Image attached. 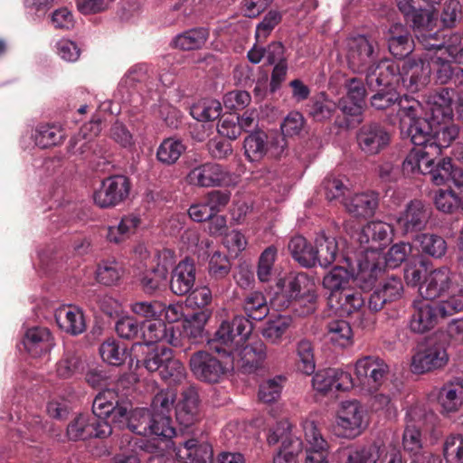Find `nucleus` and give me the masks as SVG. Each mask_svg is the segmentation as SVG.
<instances>
[{"mask_svg": "<svg viewBox=\"0 0 463 463\" xmlns=\"http://www.w3.org/2000/svg\"><path fill=\"white\" fill-rule=\"evenodd\" d=\"M316 265L328 268L335 260L338 252V243L335 237L328 236L325 232L317 234L315 240Z\"/></svg>", "mask_w": 463, "mask_h": 463, "instance_id": "38", "label": "nucleus"}, {"mask_svg": "<svg viewBox=\"0 0 463 463\" xmlns=\"http://www.w3.org/2000/svg\"><path fill=\"white\" fill-rule=\"evenodd\" d=\"M388 373V364L379 356H364L355 363V373L359 382L367 385L370 390H378Z\"/></svg>", "mask_w": 463, "mask_h": 463, "instance_id": "18", "label": "nucleus"}, {"mask_svg": "<svg viewBox=\"0 0 463 463\" xmlns=\"http://www.w3.org/2000/svg\"><path fill=\"white\" fill-rule=\"evenodd\" d=\"M379 203V194L374 191L355 194L347 208L348 211L358 217H370L373 215Z\"/></svg>", "mask_w": 463, "mask_h": 463, "instance_id": "48", "label": "nucleus"}, {"mask_svg": "<svg viewBox=\"0 0 463 463\" xmlns=\"http://www.w3.org/2000/svg\"><path fill=\"white\" fill-rule=\"evenodd\" d=\"M337 109L344 115L343 118L337 117L335 124L342 128H352L363 121V112L365 104L355 101L354 99H348L341 98L336 103Z\"/></svg>", "mask_w": 463, "mask_h": 463, "instance_id": "41", "label": "nucleus"}, {"mask_svg": "<svg viewBox=\"0 0 463 463\" xmlns=\"http://www.w3.org/2000/svg\"><path fill=\"white\" fill-rule=\"evenodd\" d=\"M198 404L199 396L194 386L183 391L182 400L175 406V418L181 426L188 428L196 421Z\"/></svg>", "mask_w": 463, "mask_h": 463, "instance_id": "32", "label": "nucleus"}, {"mask_svg": "<svg viewBox=\"0 0 463 463\" xmlns=\"http://www.w3.org/2000/svg\"><path fill=\"white\" fill-rule=\"evenodd\" d=\"M185 150L186 146L181 140L167 137L157 147L156 157L161 164L170 166L178 161Z\"/></svg>", "mask_w": 463, "mask_h": 463, "instance_id": "50", "label": "nucleus"}, {"mask_svg": "<svg viewBox=\"0 0 463 463\" xmlns=\"http://www.w3.org/2000/svg\"><path fill=\"white\" fill-rule=\"evenodd\" d=\"M55 321L64 332L78 335L86 329L84 316L76 307H61L55 311Z\"/></svg>", "mask_w": 463, "mask_h": 463, "instance_id": "34", "label": "nucleus"}, {"mask_svg": "<svg viewBox=\"0 0 463 463\" xmlns=\"http://www.w3.org/2000/svg\"><path fill=\"white\" fill-rule=\"evenodd\" d=\"M434 120L433 141L427 146L429 153L436 157L442 154V150L448 148L459 135V127L448 119L439 118Z\"/></svg>", "mask_w": 463, "mask_h": 463, "instance_id": "29", "label": "nucleus"}, {"mask_svg": "<svg viewBox=\"0 0 463 463\" xmlns=\"http://www.w3.org/2000/svg\"><path fill=\"white\" fill-rule=\"evenodd\" d=\"M100 131V122L90 121L84 124L79 132L71 137L68 152L71 155H79L87 157L93 148L92 138Z\"/></svg>", "mask_w": 463, "mask_h": 463, "instance_id": "31", "label": "nucleus"}, {"mask_svg": "<svg viewBox=\"0 0 463 463\" xmlns=\"http://www.w3.org/2000/svg\"><path fill=\"white\" fill-rule=\"evenodd\" d=\"M434 120L430 118H418L408 122L406 134L410 137L411 143L418 148H426L433 141Z\"/></svg>", "mask_w": 463, "mask_h": 463, "instance_id": "39", "label": "nucleus"}, {"mask_svg": "<svg viewBox=\"0 0 463 463\" xmlns=\"http://www.w3.org/2000/svg\"><path fill=\"white\" fill-rule=\"evenodd\" d=\"M232 262L229 257L219 250L209 255L206 282L216 292H224L230 286Z\"/></svg>", "mask_w": 463, "mask_h": 463, "instance_id": "22", "label": "nucleus"}, {"mask_svg": "<svg viewBox=\"0 0 463 463\" xmlns=\"http://www.w3.org/2000/svg\"><path fill=\"white\" fill-rule=\"evenodd\" d=\"M295 352L298 370L306 375L313 374L316 370L313 343L307 338H302L296 343Z\"/></svg>", "mask_w": 463, "mask_h": 463, "instance_id": "55", "label": "nucleus"}, {"mask_svg": "<svg viewBox=\"0 0 463 463\" xmlns=\"http://www.w3.org/2000/svg\"><path fill=\"white\" fill-rule=\"evenodd\" d=\"M431 216V208L421 200H411L397 218V226L402 234L423 230Z\"/></svg>", "mask_w": 463, "mask_h": 463, "instance_id": "17", "label": "nucleus"}, {"mask_svg": "<svg viewBox=\"0 0 463 463\" xmlns=\"http://www.w3.org/2000/svg\"><path fill=\"white\" fill-rule=\"evenodd\" d=\"M326 338L334 345L346 347L352 344L353 331L350 324L343 319L331 320L326 324Z\"/></svg>", "mask_w": 463, "mask_h": 463, "instance_id": "54", "label": "nucleus"}, {"mask_svg": "<svg viewBox=\"0 0 463 463\" xmlns=\"http://www.w3.org/2000/svg\"><path fill=\"white\" fill-rule=\"evenodd\" d=\"M144 366L149 372H158L160 377L169 384L180 383L185 378L184 364L173 357L169 348L149 352L144 357L137 356L136 367Z\"/></svg>", "mask_w": 463, "mask_h": 463, "instance_id": "7", "label": "nucleus"}, {"mask_svg": "<svg viewBox=\"0 0 463 463\" xmlns=\"http://www.w3.org/2000/svg\"><path fill=\"white\" fill-rule=\"evenodd\" d=\"M292 258L302 267L312 268L316 266L315 247H313L301 235L294 236L288 244Z\"/></svg>", "mask_w": 463, "mask_h": 463, "instance_id": "46", "label": "nucleus"}, {"mask_svg": "<svg viewBox=\"0 0 463 463\" xmlns=\"http://www.w3.org/2000/svg\"><path fill=\"white\" fill-rule=\"evenodd\" d=\"M438 402L442 413L458 411L463 404V387L454 383H445L439 391Z\"/></svg>", "mask_w": 463, "mask_h": 463, "instance_id": "45", "label": "nucleus"}, {"mask_svg": "<svg viewBox=\"0 0 463 463\" xmlns=\"http://www.w3.org/2000/svg\"><path fill=\"white\" fill-rule=\"evenodd\" d=\"M253 324L241 315L223 321L214 334L211 347L218 354L229 357L232 369L242 373H253L267 357V347L261 340L245 344L253 330Z\"/></svg>", "mask_w": 463, "mask_h": 463, "instance_id": "1", "label": "nucleus"}, {"mask_svg": "<svg viewBox=\"0 0 463 463\" xmlns=\"http://www.w3.org/2000/svg\"><path fill=\"white\" fill-rule=\"evenodd\" d=\"M177 455L185 459L186 463H207L212 460L213 452L208 442L190 439L178 448Z\"/></svg>", "mask_w": 463, "mask_h": 463, "instance_id": "35", "label": "nucleus"}, {"mask_svg": "<svg viewBox=\"0 0 463 463\" xmlns=\"http://www.w3.org/2000/svg\"><path fill=\"white\" fill-rule=\"evenodd\" d=\"M125 272L124 265L115 259L101 260L96 270V279L105 286L117 285Z\"/></svg>", "mask_w": 463, "mask_h": 463, "instance_id": "49", "label": "nucleus"}, {"mask_svg": "<svg viewBox=\"0 0 463 463\" xmlns=\"http://www.w3.org/2000/svg\"><path fill=\"white\" fill-rule=\"evenodd\" d=\"M167 332V325L161 318L155 321H142V331L140 341H137L132 345V354L135 357H144L149 352L160 350L161 348H153L152 346L163 342Z\"/></svg>", "mask_w": 463, "mask_h": 463, "instance_id": "23", "label": "nucleus"}, {"mask_svg": "<svg viewBox=\"0 0 463 463\" xmlns=\"http://www.w3.org/2000/svg\"><path fill=\"white\" fill-rule=\"evenodd\" d=\"M176 401V392L173 389H165L158 392L153 398L149 412L161 426V433L165 432V438L172 439L175 436V429L173 427L172 411Z\"/></svg>", "mask_w": 463, "mask_h": 463, "instance_id": "15", "label": "nucleus"}, {"mask_svg": "<svg viewBox=\"0 0 463 463\" xmlns=\"http://www.w3.org/2000/svg\"><path fill=\"white\" fill-rule=\"evenodd\" d=\"M243 310L246 315V317H243L249 319L252 324L253 321L264 319L269 312L266 298L260 292H252L245 298Z\"/></svg>", "mask_w": 463, "mask_h": 463, "instance_id": "56", "label": "nucleus"}, {"mask_svg": "<svg viewBox=\"0 0 463 463\" xmlns=\"http://www.w3.org/2000/svg\"><path fill=\"white\" fill-rule=\"evenodd\" d=\"M414 61H404L401 68L395 61L379 57V60L364 72L366 82L370 88L381 86L385 89L403 88L413 93L409 88L410 77H407L409 66Z\"/></svg>", "mask_w": 463, "mask_h": 463, "instance_id": "5", "label": "nucleus"}, {"mask_svg": "<svg viewBox=\"0 0 463 463\" xmlns=\"http://www.w3.org/2000/svg\"><path fill=\"white\" fill-rule=\"evenodd\" d=\"M453 99L451 91L448 88H443L432 97V104L430 106V114L432 119H448L453 118L452 109Z\"/></svg>", "mask_w": 463, "mask_h": 463, "instance_id": "59", "label": "nucleus"}, {"mask_svg": "<svg viewBox=\"0 0 463 463\" xmlns=\"http://www.w3.org/2000/svg\"><path fill=\"white\" fill-rule=\"evenodd\" d=\"M196 268L193 259L185 258L172 270L170 289L176 296L191 292L195 284Z\"/></svg>", "mask_w": 463, "mask_h": 463, "instance_id": "26", "label": "nucleus"}, {"mask_svg": "<svg viewBox=\"0 0 463 463\" xmlns=\"http://www.w3.org/2000/svg\"><path fill=\"white\" fill-rule=\"evenodd\" d=\"M23 343L26 351L34 357L49 353L54 345L50 330L41 326L28 329Z\"/></svg>", "mask_w": 463, "mask_h": 463, "instance_id": "33", "label": "nucleus"}, {"mask_svg": "<svg viewBox=\"0 0 463 463\" xmlns=\"http://www.w3.org/2000/svg\"><path fill=\"white\" fill-rule=\"evenodd\" d=\"M228 175L225 168L216 163H205L193 168L187 175L190 184L199 187L222 185Z\"/></svg>", "mask_w": 463, "mask_h": 463, "instance_id": "25", "label": "nucleus"}, {"mask_svg": "<svg viewBox=\"0 0 463 463\" xmlns=\"http://www.w3.org/2000/svg\"><path fill=\"white\" fill-rule=\"evenodd\" d=\"M427 175L436 185L453 184L452 187L461 188L463 186V169L455 167L449 157H445L429 166Z\"/></svg>", "mask_w": 463, "mask_h": 463, "instance_id": "28", "label": "nucleus"}, {"mask_svg": "<svg viewBox=\"0 0 463 463\" xmlns=\"http://www.w3.org/2000/svg\"><path fill=\"white\" fill-rule=\"evenodd\" d=\"M312 385L322 393L331 391L345 392L354 387V380L348 372L338 368H326L314 374Z\"/></svg>", "mask_w": 463, "mask_h": 463, "instance_id": "20", "label": "nucleus"}, {"mask_svg": "<svg viewBox=\"0 0 463 463\" xmlns=\"http://www.w3.org/2000/svg\"><path fill=\"white\" fill-rule=\"evenodd\" d=\"M461 298H449L438 303L414 300L413 312L409 326L413 333L424 334L433 329L439 318L450 317L463 311V288L459 289Z\"/></svg>", "mask_w": 463, "mask_h": 463, "instance_id": "4", "label": "nucleus"}, {"mask_svg": "<svg viewBox=\"0 0 463 463\" xmlns=\"http://www.w3.org/2000/svg\"><path fill=\"white\" fill-rule=\"evenodd\" d=\"M353 273L346 268L335 266L324 276L323 287L331 293L344 290L349 285Z\"/></svg>", "mask_w": 463, "mask_h": 463, "instance_id": "63", "label": "nucleus"}, {"mask_svg": "<svg viewBox=\"0 0 463 463\" xmlns=\"http://www.w3.org/2000/svg\"><path fill=\"white\" fill-rule=\"evenodd\" d=\"M222 109V104L217 99H203L191 106L190 114L197 121L206 122L218 118Z\"/></svg>", "mask_w": 463, "mask_h": 463, "instance_id": "58", "label": "nucleus"}, {"mask_svg": "<svg viewBox=\"0 0 463 463\" xmlns=\"http://www.w3.org/2000/svg\"><path fill=\"white\" fill-rule=\"evenodd\" d=\"M411 249L412 247L410 243H395L385 254L382 255L378 252L373 257L380 266L383 267V270L385 269H396L406 260L408 255L411 252Z\"/></svg>", "mask_w": 463, "mask_h": 463, "instance_id": "52", "label": "nucleus"}, {"mask_svg": "<svg viewBox=\"0 0 463 463\" xmlns=\"http://www.w3.org/2000/svg\"><path fill=\"white\" fill-rule=\"evenodd\" d=\"M341 463H375L380 457V447L376 444L355 446L344 449Z\"/></svg>", "mask_w": 463, "mask_h": 463, "instance_id": "47", "label": "nucleus"}, {"mask_svg": "<svg viewBox=\"0 0 463 463\" xmlns=\"http://www.w3.org/2000/svg\"><path fill=\"white\" fill-rule=\"evenodd\" d=\"M64 138L63 130L53 124H43L37 127L34 134L36 146L48 148L59 145Z\"/></svg>", "mask_w": 463, "mask_h": 463, "instance_id": "62", "label": "nucleus"}, {"mask_svg": "<svg viewBox=\"0 0 463 463\" xmlns=\"http://www.w3.org/2000/svg\"><path fill=\"white\" fill-rule=\"evenodd\" d=\"M209 35L208 28L194 27L175 36L172 44L183 51L199 50L205 44Z\"/></svg>", "mask_w": 463, "mask_h": 463, "instance_id": "43", "label": "nucleus"}, {"mask_svg": "<svg viewBox=\"0 0 463 463\" xmlns=\"http://www.w3.org/2000/svg\"><path fill=\"white\" fill-rule=\"evenodd\" d=\"M390 52L397 59H403L414 49V42L407 26L402 24L391 25L387 34Z\"/></svg>", "mask_w": 463, "mask_h": 463, "instance_id": "30", "label": "nucleus"}, {"mask_svg": "<svg viewBox=\"0 0 463 463\" xmlns=\"http://www.w3.org/2000/svg\"><path fill=\"white\" fill-rule=\"evenodd\" d=\"M118 400V393L112 389L99 392L93 400L91 415L107 420L109 413L115 410V403Z\"/></svg>", "mask_w": 463, "mask_h": 463, "instance_id": "61", "label": "nucleus"}, {"mask_svg": "<svg viewBox=\"0 0 463 463\" xmlns=\"http://www.w3.org/2000/svg\"><path fill=\"white\" fill-rule=\"evenodd\" d=\"M449 355L445 347L439 344L425 346L418 350L411 359V371L422 374L442 368L447 364Z\"/></svg>", "mask_w": 463, "mask_h": 463, "instance_id": "21", "label": "nucleus"}, {"mask_svg": "<svg viewBox=\"0 0 463 463\" xmlns=\"http://www.w3.org/2000/svg\"><path fill=\"white\" fill-rule=\"evenodd\" d=\"M461 64L456 62L453 58L448 60L437 54L427 60L414 61L407 72V77H410L409 88L412 92H417L429 82L430 75H433L436 83L443 85L452 82L458 89V92L463 93Z\"/></svg>", "mask_w": 463, "mask_h": 463, "instance_id": "2", "label": "nucleus"}, {"mask_svg": "<svg viewBox=\"0 0 463 463\" xmlns=\"http://www.w3.org/2000/svg\"><path fill=\"white\" fill-rule=\"evenodd\" d=\"M129 191L130 182L127 176L123 175L109 176L93 193V201L99 208H112L125 201Z\"/></svg>", "mask_w": 463, "mask_h": 463, "instance_id": "14", "label": "nucleus"}, {"mask_svg": "<svg viewBox=\"0 0 463 463\" xmlns=\"http://www.w3.org/2000/svg\"><path fill=\"white\" fill-rule=\"evenodd\" d=\"M463 189L455 188L449 184L448 190H439L434 197V203L437 209L445 213H451L462 204Z\"/></svg>", "mask_w": 463, "mask_h": 463, "instance_id": "57", "label": "nucleus"}, {"mask_svg": "<svg viewBox=\"0 0 463 463\" xmlns=\"http://www.w3.org/2000/svg\"><path fill=\"white\" fill-rule=\"evenodd\" d=\"M141 223V219L134 213L121 217L117 225H110L106 235L107 240L115 244L126 241L133 235Z\"/></svg>", "mask_w": 463, "mask_h": 463, "instance_id": "40", "label": "nucleus"}, {"mask_svg": "<svg viewBox=\"0 0 463 463\" xmlns=\"http://www.w3.org/2000/svg\"><path fill=\"white\" fill-rule=\"evenodd\" d=\"M133 433L141 436H156L161 440H167L161 433V426L149 412L147 408H136L131 411L128 428Z\"/></svg>", "mask_w": 463, "mask_h": 463, "instance_id": "27", "label": "nucleus"}, {"mask_svg": "<svg viewBox=\"0 0 463 463\" xmlns=\"http://www.w3.org/2000/svg\"><path fill=\"white\" fill-rule=\"evenodd\" d=\"M420 251L435 259L441 258L447 251V242L443 237L433 233L417 234Z\"/></svg>", "mask_w": 463, "mask_h": 463, "instance_id": "60", "label": "nucleus"}, {"mask_svg": "<svg viewBox=\"0 0 463 463\" xmlns=\"http://www.w3.org/2000/svg\"><path fill=\"white\" fill-rule=\"evenodd\" d=\"M286 298L284 307L292 306L299 317L313 314L317 309V294L314 279L306 272L290 273L278 280Z\"/></svg>", "mask_w": 463, "mask_h": 463, "instance_id": "3", "label": "nucleus"}, {"mask_svg": "<svg viewBox=\"0 0 463 463\" xmlns=\"http://www.w3.org/2000/svg\"><path fill=\"white\" fill-rule=\"evenodd\" d=\"M435 414L421 405L411 406L405 417V427L402 444L405 452L411 456L423 448L422 431L427 430L435 420Z\"/></svg>", "mask_w": 463, "mask_h": 463, "instance_id": "6", "label": "nucleus"}, {"mask_svg": "<svg viewBox=\"0 0 463 463\" xmlns=\"http://www.w3.org/2000/svg\"><path fill=\"white\" fill-rule=\"evenodd\" d=\"M426 148L414 147L402 163L403 170L427 175L429 166L434 164L436 156Z\"/></svg>", "mask_w": 463, "mask_h": 463, "instance_id": "53", "label": "nucleus"}, {"mask_svg": "<svg viewBox=\"0 0 463 463\" xmlns=\"http://www.w3.org/2000/svg\"><path fill=\"white\" fill-rule=\"evenodd\" d=\"M99 354L102 360L110 365L119 366L124 364L128 357L131 367L134 364H136V357L132 354V348L128 353V348L116 339L104 341L99 346Z\"/></svg>", "mask_w": 463, "mask_h": 463, "instance_id": "37", "label": "nucleus"}, {"mask_svg": "<svg viewBox=\"0 0 463 463\" xmlns=\"http://www.w3.org/2000/svg\"><path fill=\"white\" fill-rule=\"evenodd\" d=\"M291 321V317L286 316H279L275 319L268 320L262 329L263 337L272 344L280 343Z\"/></svg>", "mask_w": 463, "mask_h": 463, "instance_id": "64", "label": "nucleus"}, {"mask_svg": "<svg viewBox=\"0 0 463 463\" xmlns=\"http://www.w3.org/2000/svg\"><path fill=\"white\" fill-rule=\"evenodd\" d=\"M392 226L383 222H371L359 233L358 241L364 251L377 254L391 241Z\"/></svg>", "mask_w": 463, "mask_h": 463, "instance_id": "24", "label": "nucleus"}, {"mask_svg": "<svg viewBox=\"0 0 463 463\" xmlns=\"http://www.w3.org/2000/svg\"><path fill=\"white\" fill-rule=\"evenodd\" d=\"M356 141L360 149L366 155L373 156L386 148L391 141V135L386 128L379 122L364 124L356 133Z\"/></svg>", "mask_w": 463, "mask_h": 463, "instance_id": "16", "label": "nucleus"}, {"mask_svg": "<svg viewBox=\"0 0 463 463\" xmlns=\"http://www.w3.org/2000/svg\"><path fill=\"white\" fill-rule=\"evenodd\" d=\"M112 434V427L108 420L96 416L80 413L67 426L66 436L71 441H84L91 439H104Z\"/></svg>", "mask_w": 463, "mask_h": 463, "instance_id": "11", "label": "nucleus"}, {"mask_svg": "<svg viewBox=\"0 0 463 463\" xmlns=\"http://www.w3.org/2000/svg\"><path fill=\"white\" fill-rule=\"evenodd\" d=\"M189 366L196 379L207 383H220L230 370L227 363L222 362L207 351H197L192 354Z\"/></svg>", "mask_w": 463, "mask_h": 463, "instance_id": "13", "label": "nucleus"}, {"mask_svg": "<svg viewBox=\"0 0 463 463\" xmlns=\"http://www.w3.org/2000/svg\"><path fill=\"white\" fill-rule=\"evenodd\" d=\"M337 110L336 103L325 92L313 97L307 104V112L315 121L324 122L330 119Z\"/></svg>", "mask_w": 463, "mask_h": 463, "instance_id": "44", "label": "nucleus"}, {"mask_svg": "<svg viewBox=\"0 0 463 463\" xmlns=\"http://www.w3.org/2000/svg\"><path fill=\"white\" fill-rule=\"evenodd\" d=\"M302 428L307 441L303 463H328L329 446L314 420H304Z\"/></svg>", "mask_w": 463, "mask_h": 463, "instance_id": "19", "label": "nucleus"}, {"mask_svg": "<svg viewBox=\"0 0 463 463\" xmlns=\"http://www.w3.org/2000/svg\"><path fill=\"white\" fill-rule=\"evenodd\" d=\"M458 288L453 283V273L448 267H440L429 272L419 288V294L424 299H435L445 295L461 298Z\"/></svg>", "mask_w": 463, "mask_h": 463, "instance_id": "12", "label": "nucleus"}, {"mask_svg": "<svg viewBox=\"0 0 463 463\" xmlns=\"http://www.w3.org/2000/svg\"><path fill=\"white\" fill-rule=\"evenodd\" d=\"M86 364L80 355L72 351H66L56 363V375L60 379H77L85 371Z\"/></svg>", "mask_w": 463, "mask_h": 463, "instance_id": "42", "label": "nucleus"}, {"mask_svg": "<svg viewBox=\"0 0 463 463\" xmlns=\"http://www.w3.org/2000/svg\"><path fill=\"white\" fill-rule=\"evenodd\" d=\"M368 426L367 411L357 400L344 401L336 414V431L339 437L354 439Z\"/></svg>", "mask_w": 463, "mask_h": 463, "instance_id": "9", "label": "nucleus"}, {"mask_svg": "<svg viewBox=\"0 0 463 463\" xmlns=\"http://www.w3.org/2000/svg\"><path fill=\"white\" fill-rule=\"evenodd\" d=\"M383 271L374 257L372 260L366 256L364 260H358V269L352 278L357 287L362 290H370L374 286L379 274Z\"/></svg>", "mask_w": 463, "mask_h": 463, "instance_id": "36", "label": "nucleus"}, {"mask_svg": "<svg viewBox=\"0 0 463 463\" xmlns=\"http://www.w3.org/2000/svg\"><path fill=\"white\" fill-rule=\"evenodd\" d=\"M267 139L268 134L262 130L252 131L244 138V154L249 161H260L267 155Z\"/></svg>", "mask_w": 463, "mask_h": 463, "instance_id": "51", "label": "nucleus"}, {"mask_svg": "<svg viewBox=\"0 0 463 463\" xmlns=\"http://www.w3.org/2000/svg\"><path fill=\"white\" fill-rule=\"evenodd\" d=\"M380 57L378 43L370 35L356 34L346 39V61L355 73H364Z\"/></svg>", "mask_w": 463, "mask_h": 463, "instance_id": "8", "label": "nucleus"}, {"mask_svg": "<svg viewBox=\"0 0 463 463\" xmlns=\"http://www.w3.org/2000/svg\"><path fill=\"white\" fill-rule=\"evenodd\" d=\"M267 441L269 445L281 442L279 453L274 457L273 463H298L299 453L303 449V442L292 434V425L288 420H282L269 430Z\"/></svg>", "mask_w": 463, "mask_h": 463, "instance_id": "10", "label": "nucleus"}]
</instances>
